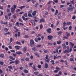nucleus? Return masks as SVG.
Instances as JSON below:
<instances>
[{
  "instance_id": "7ed1b4c3",
  "label": "nucleus",
  "mask_w": 76,
  "mask_h": 76,
  "mask_svg": "<svg viewBox=\"0 0 76 76\" xmlns=\"http://www.w3.org/2000/svg\"><path fill=\"white\" fill-rule=\"evenodd\" d=\"M74 9V8L73 7H68V8H67V11L68 12H72Z\"/></svg>"
},
{
  "instance_id": "c03bdc74",
  "label": "nucleus",
  "mask_w": 76,
  "mask_h": 76,
  "mask_svg": "<svg viewBox=\"0 0 76 76\" xmlns=\"http://www.w3.org/2000/svg\"><path fill=\"white\" fill-rule=\"evenodd\" d=\"M25 60L26 61H29V58H26L25 59Z\"/></svg>"
},
{
  "instance_id": "a19ab883",
  "label": "nucleus",
  "mask_w": 76,
  "mask_h": 76,
  "mask_svg": "<svg viewBox=\"0 0 76 76\" xmlns=\"http://www.w3.org/2000/svg\"><path fill=\"white\" fill-rule=\"evenodd\" d=\"M61 41H58L57 42V44H61Z\"/></svg>"
},
{
  "instance_id": "c85d7f7f",
  "label": "nucleus",
  "mask_w": 76,
  "mask_h": 76,
  "mask_svg": "<svg viewBox=\"0 0 76 76\" xmlns=\"http://www.w3.org/2000/svg\"><path fill=\"white\" fill-rule=\"evenodd\" d=\"M28 16L29 17H31V18H32V15H31V13H28Z\"/></svg>"
},
{
  "instance_id": "72a5a7b5",
  "label": "nucleus",
  "mask_w": 76,
  "mask_h": 76,
  "mask_svg": "<svg viewBox=\"0 0 76 76\" xmlns=\"http://www.w3.org/2000/svg\"><path fill=\"white\" fill-rule=\"evenodd\" d=\"M38 5V3H36L34 6L35 7H37Z\"/></svg>"
},
{
  "instance_id": "09e8293b",
  "label": "nucleus",
  "mask_w": 76,
  "mask_h": 76,
  "mask_svg": "<svg viewBox=\"0 0 76 76\" xmlns=\"http://www.w3.org/2000/svg\"><path fill=\"white\" fill-rule=\"evenodd\" d=\"M1 13L0 15V16H2L3 15V12H2L1 11Z\"/></svg>"
},
{
  "instance_id": "393cba45",
  "label": "nucleus",
  "mask_w": 76,
  "mask_h": 76,
  "mask_svg": "<svg viewBox=\"0 0 76 76\" xmlns=\"http://www.w3.org/2000/svg\"><path fill=\"white\" fill-rule=\"evenodd\" d=\"M70 45H71L72 47H73V46H74V45H75V44L73 43H72V42H70Z\"/></svg>"
},
{
  "instance_id": "e433bc0d",
  "label": "nucleus",
  "mask_w": 76,
  "mask_h": 76,
  "mask_svg": "<svg viewBox=\"0 0 76 76\" xmlns=\"http://www.w3.org/2000/svg\"><path fill=\"white\" fill-rule=\"evenodd\" d=\"M66 24L67 25H71L72 24V23L69 22H67Z\"/></svg>"
},
{
  "instance_id": "de8ad7c7",
  "label": "nucleus",
  "mask_w": 76,
  "mask_h": 76,
  "mask_svg": "<svg viewBox=\"0 0 76 76\" xmlns=\"http://www.w3.org/2000/svg\"><path fill=\"white\" fill-rule=\"evenodd\" d=\"M51 3H52V1H48V4H51Z\"/></svg>"
},
{
  "instance_id": "4be33fe9",
  "label": "nucleus",
  "mask_w": 76,
  "mask_h": 76,
  "mask_svg": "<svg viewBox=\"0 0 76 76\" xmlns=\"http://www.w3.org/2000/svg\"><path fill=\"white\" fill-rule=\"evenodd\" d=\"M0 57L1 58H4V54H1L0 55Z\"/></svg>"
},
{
  "instance_id": "ddd939ff",
  "label": "nucleus",
  "mask_w": 76,
  "mask_h": 76,
  "mask_svg": "<svg viewBox=\"0 0 76 76\" xmlns=\"http://www.w3.org/2000/svg\"><path fill=\"white\" fill-rule=\"evenodd\" d=\"M60 47H58L56 49V52L57 53H58V50H59V49H60Z\"/></svg>"
},
{
  "instance_id": "37998d69",
  "label": "nucleus",
  "mask_w": 76,
  "mask_h": 76,
  "mask_svg": "<svg viewBox=\"0 0 76 76\" xmlns=\"http://www.w3.org/2000/svg\"><path fill=\"white\" fill-rule=\"evenodd\" d=\"M0 9L1 10H3L4 9V8L3 6H0Z\"/></svg>"
},
{
  "instance_id": "a18cd8bd",
  "label": "nucleus",
  "mask_w": 76,
  "mask_h": 76,
  "mask_svg": "<svg viewBox=\"0 0 76 76\" xmlns=\"http://www.w3.org/2000/svg\"><path fill=\"white\" fill-rule=\"evenodd\" d=\"M16 44H18V45H20V42H16Z\"/></svg>"
},
{
  "instance_id": "bf43d9fd",
  "label": "nucleus",
  "mask_w": 76,
  "mask_h": 76,
  "mask_svg": "<svg viewBox=\"0 0 76 76\" xmlns=\"http://www.w3.org/2000/svg\"><path fill=\"white\" fill-rule=\"evenodd\" d=\"M62 17V16H59L58 17V19H61V18Z\"/></svg>"
},
{
  "instance_id": "20e7f679",
  "label": "nucleus",
  "mask_w": 76,
  "mask_h": 76,
  "mask_svg": "<svg viewBox=\"0 0 76 76\" xmlns=\"http://www.w3.org/2000/svg\"><path fill=\"white\" fill-rule=\"evenodd\" d=\"M48 38L49 40H51L53 38V36L51 35H49L48 36Z\"/></svg>"
},
{
  "instance_id": "4468645a",
  "label": "nucleus",
  "mask_w": 76,
  "mask_h": 76,
  "mask_svg": "<svg viewBox=\"0 0 76 76\" xmlns=\"http://www.w3.org/2000/svg\"><path fill=\"white\" fill-rule=\"evenodd\" d=\"M45 68H46V69H47V68L48 67V64L47 63H45Z\"/></svg>"
},
{
  "instance_id": "412c9836",
  "label": "nucleus",
  "mask_w": 76,
  "mask_h": 76,
  "mask_svg": "<svg viewBox=\"0 0 76 76\" xmlns=\"http://www.w3.org/2000/svg\"><path fill=\"white\" fill-rule=\"evenodd\" d=\"M31 67L32 68H33V69L34 70H35V71H37V69L36 68H35V65H33V67Z\"/></svg>"
},
{
  "instance_id": "4d7b16f0",
  "label": "nucleus",
  "mask_w": 76,
  "mask_h": 76,
  "mask_svg": "<svg viewBox=\"0 0 76 76\" xmlns=\"http://www.w3.org/2000/svg\"><path fill=\"white\" fill-rule=\"evenodd\" d=\"M12 63H15V62H14V61H12L10 62V64H12Z\"/></svg>"
},
{
  "instance_id": "c9c22d12",
  "label": "nucleus",
  "mask_w": 76,
  "mask_h": 76,
  "mask_svg": "<svg viewBox=\"0 0 76 76\" xmlns=\"http://www.w3.org/2000/svg\"><path fill=\"white\" fill-rule=\"evenodd\" d=\"M72 19L73 20L75 19H76V16H75V15H73L72 16Z\"/></svg>"
},
{
  "instance_id": "2eb2a0df",
  "label": "nucleus",
  "mask_w": 76,
  "mask_h": 76,
  "mask_svg": "<svg viewBox=\"0 0 76 76\" xmlns=\"http://www.w3.org/2000/svg\"><path fill=\"white\" fill-rule=\"evenodd\" d=\"M28 48L26 47H24L23 49V51L25 53V52H26V50H27Z\"/></svg>"
},
{
  "instance_id": "2f4dec72",
  "label": "nucleus",
  "mask_w": 76,
  "mask_h": 76,
  "mask_svg": "<svg viewBox=\"0 0 76 76\" xmlns=\"http://www.w3.org/2000/svg\"><path fill=\"white\" fill-rule=\"evenodd\" d=\"M59 70L58 69H56L54 71V73H57Z\"/></svg>"
},
{
  "instance_id": "4c0bfd02",
  "label": "nucleus",
  "mask_w": 76,
  "mask_h": 76,
  "mask_svg": "<svg viewBox=\"0 0 76 76\" xmlns=\"http://www.w3.org/2000/svg\"><path fill=\"white\" fill-rule=\"evenodd\" d=\"M72 27L70 26L69 27V29L70 31H72Z\"/></svg>"
},
{
  "instance_id": "bb28decb",
  "label": "nucleus",
  "mask_w": 76,
  "mask_h": 76,
  "mask_svg": "<svg viewBox=\"0 0 76 76\" xmlns=\"http://www.w3.org/2000/svg\"><path fill=\"white\" fill-rule=\"evenodd\" d=\"M58 10H56V12L54 14L55 15H57L58 13Z\"/></svg>"
},
{
  "instance_id": "a211bd4d",
  "label": "nucleus",
  "mask_w": 76,
  "mask_h": 76,
  "mask_svg": "<svg viewBox=\"0 0 76 76\" xmlns=\"http://www.w3.org/2000/svg\"><path fill=\"white\" fill-rule=\"evenodd\" d=\"M69 61H74V58H71L69 59Z\"/></svg>"
},
{
  "instance_id": "cd10ccee",
  "label": "nucleus",
  "mask_w": 76,
  "mask_h": 76,
  "mask_svg": "<svg viewBox=\"0 0 76 76\" xmlns=\"http://www.w3.org/2000/svg\"><path fill=\"white\" fill-rule=\"evenodd\" d=\"M37 50V49L36 48V47H34L32 48V50L33 51H35Z\"/></svg>"
},
{
  "instance_id": "774afa93",
  "label": "nucleus",
  "mask_w": 76,
  "mask_h": 76,
  "mask_svg": "<svg viewBox=\"0 0 76 76\" xmlns=\"http://www.w3.org/2000/svg\"><path fill=\"white\" fill-rule=\"evenodd\" d=\"M66 37H70V33H68L66 34Z\"/></svg>"
},
{
  "instance_id": "f03ea898",
  "label": "nucleus",
  "mask_w": 76,
  "mask_h": 76,
  "mask_svg": "<svg viewBox=\"0 0 76 76\" xmlns=\"http://www.w3.org/2000/svg\"><path fill=\"white\" fill-rule=\"evenodd\" d=\"M35 43L34 42V41L33 40H30V46L31 47H34V44Z\"/></svg>"
},
{
  "instance_id": "f8f14e48",
  "label": "nucleus",
  "mask_w": 76,
  "mask_h": 76,
  "mask_svg": "<svg viewBox=\"0 0 76 76\" xmlns=\"http://www.w3.org/2000/svg\"><path fill=\"white\" fill-rule=\"evenodd\" d=\"M15 48H16V50H19V49H20L19 48H20V46H19L17 45V46H15Z\"/></svg>"
},
{
  "instance_id": "b1692460",
  "label": "nucleus",
  "mask_w": 76,
  "mask_h": 76,
  "mask_svg": "<svg viewBox=\"0 0 76 76\" xmlns=\"http://www.w3.org/2000/svg\"><path fill=\"white\" fill-rule=\"evenodd\" d=\"M36 13H37L36 11H34L32 13L33 16H35L36 15Z\"/></svg>"
},
{
  "instance_id": "49530a36",
  "label": "nucleus",
  "mask_w": 76,
  "mask_h": 76,
  "mask_svg": "<svg viewBox=\"0 0 76 76\" xmlns=\"http://www.w3.org/2000/svg\"><path fill=\"white\" fill-rule=\"evenodd\" d=\"M5 19H6V20H7L8 19V17H7V15H5Z\"/></svg>"
},
{
  "instance_id": "423d86ee",
  "label": "nucleus",
  "mask_w": 76,
  "mask_h": 76,
  "mask_svg": "<svg viewBox=\"0 0 76 76\" xmlns=\"http://www.w3.org/2000/svg\"><path fill=\"white\" fill-rule=\"evenodd\" d=\"M31 23H32V26H35V21H34L33 20H31Z\"/></svg>"
},
{
  "instance_id": "ea45409f",
  "label": "nucleus",
  "mask_w": 76,
  "mask_h": 76,
  "mask_svg": "<svg viewBox=\"0 0 76 76\" xmlns=\"http://www.w3.org/2000/svg\"><path fill=\"white\" fill-rule=\"evenodd\" d=\"M38 68H39V69H41V65H38Z\"/></svg>"
},
{
  "instance_id": "aec40b11",
  "label": "nucleus",
  "mask_w": 76,
  "mask_h": 76,
  "mask_svg": "<svg viewBox=\"0 0 76 76\" xmlns=\"http://www.w3.org/2000/svg\"><path fill=\"white\" fill-rule=\"evenodd\" d=\"M34 54L36 55V56L37 57H39V54L38 53H34Z\"/></svg>"
},
{
  "instance_id": "3c124183",
  "label": "nucleus",
  "mask_w": 76,
  "mask_h": 76,
  "mask_svg": "<svg viewBox=\"0 0 76 76\" xmlns=\"http://www.w3.org/2000/svg\"><path fill=\"white\" fill-rule=\"evenodd\" d=\"M13 41V39L12 37L10 38V43H11L12 42V41Z\"/></svg>"
},
{
  "instance_id": "5701e85b",
  "label": "nucleus",
  "mask_w": 76,
  "mask_h": 76,
  "mask_svg": "<svg viewBox=\"0 0 76 76\" xmlns=\"http://www.w3.org/2000/svg\"><path fill=\"white\" fill-rule=\"evenodd\" d=\"M10 57V59H12V60H15V58H13V56H9Z\"/></svg>"
},
{
  "instance_id": "6e6d98bb",
  "label": "nucleus",
  "mask_w": 76,
  "mask_h": 76,
  "mask_svg": "<svg viewBox=\"0 0 76 76\" xmlns=\"http://www.w3.org/2000/svg\"><path fill=\"white\" fill-rule=\"evenodd\" d=\"M63 7H64V5H60V7L61 8H63Z\"/></svg>"
},
{
  "instance_id": "9b49d317",
  "label": "nucleus",
  "mask_w": 76,
  "mask_h": 76,
  "mask_svg": "<svg viewBox=\"0 0 76 76\" xmlns=\"http://www.w3.org/2000/svg\"><path fill=\"white\" fill-rule=\"evenodd\" d=\"M45 22V20L44 18H42L40 20V23H41V22Z\"/></svg>"
},
{
  "instance_id": "c756f323",
  "label": "nucleus",
  "mask_w": 76,
  "mask_h": 76,
  "mask_svg": "<svg viewBox=\"0 0 76 76\" xmlns=\"http://www.w3.org/2000/svg\"><path fill=\"white\" fill-rule=\"evenodd\" d=\"M34 73L35 75H37L39 73V72H34Z\"/></svg>"
},
{
  "instance_id": "9d476101",
  "label": "nucleus",
  "mask_w": 76,
  "mask_h": 76,
  "mask_svg": "<svg viewBox=\"0 0 76 76\" xmlns=\"http://www.w3.org/2000/svg\"><path fill=\"white\" fill-rule=\"evenodd\" d=\"M62 46L63 47V49H66L67 48L66 46V45L64 44H62Z\"/></svg>"
},
{
  "instance_id": "338daca9",
  "label": "nucleus",
  "mask_w": 76,
  "mask_h": 76,
  "mask_svg": "<svg viewBox=\"0 0 76 76\" xmlns=\"http://www.w3.org/2000/svg\"><path fill=\"white\" fill-rule=\"evenodd\" d=\"M42 45H38L37 46V47L38 48V47H41Z\"/></svg>"
},
{
  "instance_id": "5fc2aeb1",
  "label": "nucleus",
  "mask_w": 76,
  "mask_h": 76,
  "mask_svg": "<svg viewBox=\"0 0 76 76\" xmlns=\"http://www.w3.org/2000/svg\"><path fill=\"white\" fill-rule=\"evenodd\" d=\"M44 52L45 53H48V50H45L44 51Z\"/></svg>"
},
{
  "instance_id": "6ab92c4d",
  "label": "nucleus",
  "mask_w": 76,
  "mask_h": 76,
  "mask_svg": "<svg viewBox=\"0 0 76 76\" xmlns=\"http://www.w3.org/2000/svg\"><path fill=\"white\" fill-rule=\"evenodd\" d=\"M25 7V5H23V6H21L20 7H19V8L21 10H22V9H23V8H24Z\"/></svg>"
},
{
  "instance_id": "f257e3e1",
  "label": "nucleus",
  "mask_w": 76,
  "mask_h": 76,
  "mask_svg": "<svg viewBox=\"0 0 76 76\" xmlns=\"http://www.w3.org/2000/svg\"><path fill=\"white\" fill-rule=\"evenodd\" d=\"M16 5L15 4H14L13 6H12L11 9V13H13L15 12V9H16Z\"/></svg>"
},
{
  "instance_id": "6e6552de",
  "label": "nucleus",
  "mask_w": 76,
  "mask_h": 76,
  "mask_svg": "<svg viewBox=\"0 0 76 76\" xmlns=\"http://www.w3.org/2000/svg\"><path fill=\"white\" fill-rule=\"evenodd\" d=\"M22 18L24 20H25V21H26L27 20H28L29 19V18H25V16H23L22 17Z\"/></svg>"
},
{
  "instance_id": "dca6fc26",
  "label": "nucleus",
  "mask_w": 76,
  "mask_h": 76,
  "mask_svg": "<svg viewBox=\"0 0 76 76\" xmlns=\"http://www.w3.org/2000/svg\"><path fill=\"white\" fill-rule=\"evenodd\" d=\"M62 34V31H60L58 32V35H61Z\"/></svg>"
},
{
  "instance_id": "79ce46f5",
  "label": "nucleus",
  "mask_w": 76,
  "mask_h": 76,
  "mask_svg": "<svg viewBox=\"0 0 76 76\" xmlns=\"http://www.w3.org/2000/svg\"><path fill=\"white\" fill-rule=\"evenodd\" d=\"M18 12H20V10L19 9H17L16 10V13H18Z\"/></svg>"
},
{
  "instance_id": "0e129e2a",
  "label": "nucleus",
  "mask_w": 76,
  "mask_h": 76,
  "mask_svg": "<svg viewBox=\"0 0 76 76\" xmlns=\"http://www.w3.org/2000/svg\"><path fill=\"white\" fill-rule=\"evenodd\" d=\"M8 67L9 69H12V66H8Z\"/></svg>"
},
{
  "instance_id": "052dcab7",
  "label": "nucleus",
  "mask_w": 76,
  "mask_h": 76,
  "mask_svg": "<svg viewBox=\"0 0 76 76\" xmlns=\"http://www.w3.org/2000/svg\"><path fill=\"white\" fill-rule=\"evenodd\" d=\"M32 2L34 4V3H35V2H36V1L34 0H32Z\"/></svg>"
},
{
  "instance_id": "0eeeda50",
  "label": "nucleus",
  "mask_w": 76,
  "mask_h": 76,
  "mask_svg": "<svg viewBox=\"0 0 76 76\" xmlns=\"http://www.w3.org/2000/svg\"><path fill=\"white\" fill-rule=\"evenodd\" d=\"M46 31L49 34H50V33H51V28H49L47 29Z\"/></svg>"
},
{
  "instance_id": "864d4df0",
  "label": "nucleus",
  "mask_w": 76,
  "mask_h": 76,
  "mask_svg": "<svg viewBox=\"0 0 76 76\" xmlns=\"http://www.w3.org/2000/svg\"><path fill=\"white\" fill-rule=\"evenodd\" d=\"M11 51L12 53H15V50H11Z\"/></svg>"
},
{
  "instance_id": "13d9d810",
  "label": "nucleus",
  "mask_w": 76,
  "mask_h": 76,
  "mask_svg": "<svg viewBox=\"0 0 76 76\" xmlns=\"http://www.w3.org/2000/svg\"><path fill=\"white\" fill-rule=\"evenodd\" d=\"M34 40L36 41V42H38V39L37 38H35V39Z\"/></svg>"
},
{
  "instance_id": "39448f33",
  "label": "nucleus",
  "mask_w": 76,
  "mask_h": 76,
  "mask_svg": "<svg viewBox=\"0 0 76 76\" xmlns=\"http://www.w3.org/2000/svg\"><path fill=\"white\" fill-rule=\"evenodd\" d=\"M14 62L15 63L16 65H17V64H19V63L20 62V61L18 60V59H16L14 61Z\"/></svg>"
},
{
  "instance_id": "7c9ffc66",
  "label": "nucleus",
  "mask_w": 76,
  "mask_h": 76,
  "mask_svg": "<svg viewBox=\"0 0 76 76\" xmlns=\"http://www.w3.org/2000/svg\"><path fill=\"white\" fill-rule=\"evenodd\" d=\"M0 64L2 66L4 64V62L2 61H0Z\"/></svg>"
},
{
  "instance_id": "f704fd0d",
  "label": "nucleus",
  "mask_w": 76,
  "mask_h": 76,
  "mask_svg": "<svg viewBox=\"0 0 76 76\" xmlns=\"http://www.w3.org/2000/svg\"><path fill=\"white\" fill-rule=\"evenodd\" d=\"M24 16L25 17H27V16H28V13H25L24 15Z\"/></svg>"
},
{
  "instance_id": "603ef678",
  "label": "nucleus",
  "mask_w": 76,
  "mask_h": 76,
  "mask_svg": "<svg viewBox=\"0 0 76 76\" xmlns=\"http://www.w3.org/2000/svg\"><path fill=\"white\" fill-rule=\"evenodd\" d=\"M68 28V27H66L65 28H64V27H63V28L64 29V30H66V29H67V28Z\"/></svg>"
},
{
  "instance_id": "69168bd1",
  "label": "nucleus",
  "mask_w": 76,
  "mask_h": 76,
  "mask_svg": "<svg viewBox=\"0 0 76 76\" xmlns=\"http://www.w3.org/2000/svg\"><path fill=\"white\" fill-rule=\"evenodd\" d=\"M7 13H9L10 12V10L8 9H7Z\"/></svg>"
},
{
  "instance_id": "680f3d73",
  "label": "nucleus",
  "mask_w": 76,
  "mask_h": 76,
  "mask_svg": "<svg viewBox=\"0 0 76 76\" xmlns=\"http://www.w3.org/2000/svg\"><path fill=\"white\" fill-rule=\"evenodd\" d=\"M40 27V29H42V28H43V26H42V24L41 25Z\"/></svg>"
},
{
  "instance_id": "8fccbe9b",
  "label": "nucleus",
  "mask_w": 76,
  "mask_h": 76,
  "mask_svg": "<svg viewBox=\"0 0 76 76\" xmlns=\"http://www.w3.org/2000/svg\"><path fill=\"white\" fill-rule=\"evenodd\" d=\"M61 73L62 72L61 71H59V73L58 74V75H60V76H61Z\"/></svg>"
},
{
  "instance_id": "e2e57ef3",
  "label": "nucleus",
  "mask_w": 76,
  "mask_h": 76,
  "mask_svg": "<svg viewBox=\"0 0 76 76\" xmlns=\"http://www.w3.org/2000/svg\"><path fill=\"white\" fill-rule=\"evenodd\" d=\"M63 38L64 39H68V37H66V36H64V37H63Z\"/></svg>"
},
{
  "instance_id": "a878e982",
  "label": "nucleus",
  "mask_w": 76,
  "mask_h": 76,
  "mask_svg": "<svg viewBox=\"0 0 76 76\" xmlns=\"http://www.w3.org/2000/svg\"><path fill=\"white\" fill-rule=\"evenodd\" d=\"M24 72L25 73H28V71L26 69L24 70Z\"/></svg>"
},
{
  "instance_id": "f3484780",
  "label": "nucleus",
  "mask_w": 76,
  "mask_h": 76,
  "mask_svg": "<svg viewBox=\"0 0 76 76\" xmlns=\"http://www.w3.org/2000/svg\"><path fill=\"white\" fill-rule=\"evenodd\" d=\"M45 62H47V63H49V62L50 61V59L48 58L47 59H45Z\"/></svg>"
},
{
  "instance_id": "58836bf2",
  "label": "nucleus",
  "mask_w": 76,
  "mask_h": 76,
  "mask_svg": "<svg viewBox=\"0 0 76 76\" xmlns=\"http://www.w3.org/2000/svg\"><path fill=\"white\" fill-rule=\"evenodd\" d=\"M15 25L17 26H19V22H17L15 24Z\"/></svg>"
},
{
  "instance_id": "1a4fd4ad",
  "label": "nucleus",
  "mask_w": 76,
  "mask_h": 76,
  "mask_svg": "<svg viewBox=\"0 0 76 76\" xmlns=\"http://www.w3.org/2000/svg\"><path fill=\"white\" fill-rule=\"evenodd\" d=\"M16 53L17 54H18V55H20V54H23V53H22V52L20 51H19L16 52Z\"/></svg>"
},
{
  "instance_id": "473e14b6",
  "label": "nucleus",
  "mask_w": 76,
  "mask_h": 76,
  "mask_svg": "<svg viewBox=\"0 0 76 76\" xmlns=\"http://www.w3.org/2000/svg\"><path fill=\"white\" fill-rule=\"evenodd\" d=\"M66 22L65 21L63 23V27H65V26H66Z\"/></svg>"
}]
</instances>
